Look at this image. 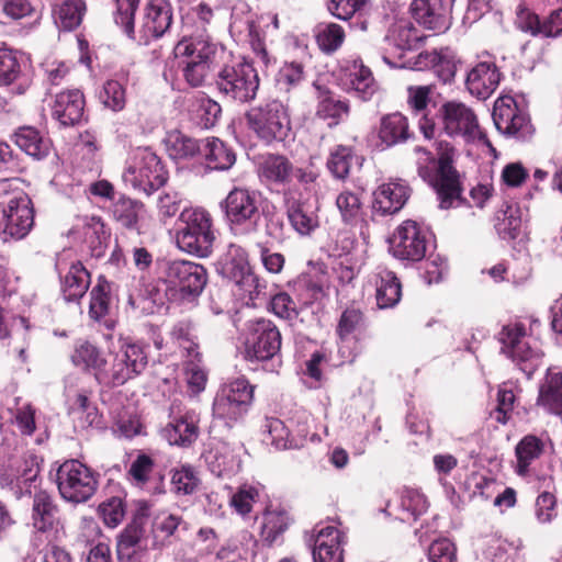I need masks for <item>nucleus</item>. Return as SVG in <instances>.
<instances>
[{
  "label": "nucleus",
  "instance_id": "1",
  "mask_svg": "<svg viewBox=\"0 0 562 562\" xmlns=\"http://www.w3.org/2000/svg\"><path fill=\"white\" fill-rule=\"evenodd\" d=\"M140 0H115L112 19L115 26L137 45L147 46L171 27L173 9L169 0H147L136 19Z\"/></svg>",
  "mask_w": 562,
  "mask_h": 562
},
{
  "label": "nucleus",
  "instance_id": "2",
  "mask_svg": "<svg viewBox=\"0 0 562 562\" xmlns=\"http://www.w3.org/2000/svg\"><path fill=\"white\" fill-rule=\"evenodd\" d=\"M418 176L437 193L440 209H450L461 196L460 173L454 167L456 149L448 142L436 144V155L422 146L414 147Z\"/></svg>",
  "mask_w": 562,
  "mask_h": 562
},
{
  "label": "nucleus",
  "instance_id": "3",
  "mask_svg": "<svg viewBox=\"0 0 562 562\" xmlns=\"http://www.w3.org/2000/svg\"><path fill=\"white\" fill-rule=\"evenodd\" d=\"M282 335L270 319L258 318L246 324L244 358L263 371L278 373L282 367Z\"/></svg>",
  "mask_w": 562,
  "mask_h": 562
},
{
  "label": "nucleus",
  "instance_id": "4",
  "mask_svg": "<svg viewBox=\"0 0 562 562\" xmlns=\"http://www.w3.org/2000/svg\"><path fill=\"white\" fill-rule=\"evenodd\" d=\"M216 240L211 214L202 207H184L178 217L176 228L177 247L193 257L209 258Z\"/></svg>",
  "mask_w": 562,
  "mask_h": 562
},
{
  "label": "nucleus",
  "instance_id": "5",
  "mask_svg": "<svg viewBox=\"0 0 562 562\" xmlns=\"http://www.w3.org/2000/svg\"><path fill=\"white\" fill-rule=\"evenodd\" d=\"M220 207L225 224L235 237H250L259 233L262 210L257 191L235 187L220 203Z\"/></svg>",
  "mask_w": 562,
  "mask_h": 562
},
{
  "label": "nucleus",
  "instance_id": "6",
  "mask_svg": "<svg viewBox=\"0 0 562 562\" xmlns=\"http://www.w3.org/2000/svg\"><path fill=\"white\" fill-rule=\"evenodd\" d=\"M218 52H223L222 47L211 40L205 30L195 35H186L177 44V55L187 57L181 63V71L190 87L198 88L205 83Z\"/></svg>",
  "mask_w": 562,
  "mask_h": 562
},
{
  "label": "nucleus",
  "instance_id": "7",
  "mask_svg": "<svg viewBox=\"0 0 562 562\" xmlns=\"http://www.w3.org/2000/svg\"><path fill=\"white\" fill-rule=\"evenodd\" d=\"M248 128L266 145L284 143L291 135V119L279 100H267L245 113Z\"/></svg>",
  "mask_w": 562,
  "mask_h": 562
},
{
  "label": "nucleus",
  "instance_id": "8",
  "mask_svg": "<svg viewBox=\"0 0 562 562\" xmlns=\"http://www.w3.org/2000/svg\"><path fill=\"white\" fill-rule=\"evenodd\" d=\"M122 179L125 186L151 195L167 183L168 171L156 153L148 147H138L126 161Z\"/></svg>",
  "mask_w": 562,
  "mask_h": 562
},
{
  "label": "nucleus",
  "instance_id": "9",
  "mask_svg": "<svg viewBox=\"0 0 562 562\" xmlns=\"http://www.w3.org/2000/svg\"><path fill=\"white\" fill-rule=\"evenodd\" d=\"M0 200L1 221L0 235L2 240H22L33 229L35 224V210L27 193L21 189L7 191Z\"/></svg>",
  "mask_w": 562,
  "mask_h": 562
},
{
  "label": "nucleus",
  "instance_id": "10",
  "mask_svg": "<svg viewBox=\"0 0 562 562\" xmlns=\"http://www.w3.org/2000/svg\"><path fill=\"white\" fill-rule=\"evenodd\" d=\"M148 357V344L131 337H121L119 349L108 368V375L103 376V385L121 386L136 379L146 370Z\"/></svg>",
  "mask_w": 562,
  "mask_h": 562
},
{
  "label": "nucleus",
  "instance_id": "11",
  "mask_svg": "<svg viewBox=\"0 0 562 562\" xmlns=\"http://www.w3.org/2000/svg\"><path fill=\"white\" fill-rule=\"evenodd\" d=\"M215 85L227 100L248 103L255 100L259 89V77L252 63L241 57L225 64L216 74Z\"/></svg>",
  "mask_w": 562,
  "mask_h": 562
},
{
  "label": "nucleus",
  "instance_id": "12",
  "mask_svg": "<svg viewBox=\"0 0 562 562\" xmlns=\"http://www.w3.org/2000/svg\"><path fill=\"white\" fill-rule=\"evenodd\" d=\"M164 278L172 299L191 302L202 294L209 274L201 263L173 259L166 262Z\"/></svg>",
  "mask_w": 562,
  "mask_h": 562
},
{
  "label": "nucleus",
  "instance_id": "13",
  "mask_svg": "<svg viewBox=\"0 0 562 562\" xmlns=\"http://www.w3.org/2000/svg\"><path fill=\"white\" fill-rule=\"evenodd\" d=\"M98 474L77 459L64 461L55 475L60 497L67 503L80 504L89 501L98 490Z\"/></svg>",
  "mask_w": 562,
  "mask_h": 562
},
{
  "label": "nucleus",
  "instance_id": "14",
  "mask_svg": "<svg viewBox=\"0 0 562 562\" xmlns=\"http://www.w3.org/2000/svg\"><path fill=\"white\" fill-rule=\"evenodd\" d=\"M255 389L256 386L244 376L223 384L213 400L214 418L221 419L226 426L232 427L250 409Z\"/></svg>",
  "mask_w": 562,
  "mask_h": 562
},
{
  "label": "nucleus",
  "instance_id": "15",
  "mask_svg": "<svg viewBox=\"0 0 562 562\" xmlns=\"http://www.w3.org/2000/svg\"><path fill=\"white\" fill-rule=\"evenodd\" d=\"M502 352L516 363L528 379L532 376L541 363L542 353L526 340V328L515 323L503 326L498 334Z\"/></svg>",
  "mask_w": 562,
  "mask_h": 562
},
{
  "label": "nucleus",
  "instance_id": "16",
  "mask_svg": "<svg viewBox=\"0 0 562 562\" xmlns=\"http://www.w3.org/2000/svg\"><path fill=\"white\" fill-rule=\"evenodd\" d=\"M430 233L413 220L404 221L389 239V249L394 258L402 261H420L427 251Z\"/></svg>",
  "mask_w": 562,
  "mask_h": 562
},
{
  "label": "nucleus",
  "instance_id": "17",
  "mask_svg": "<svg viewBox=\"0 0 562 562\" xmlns=\"http://www.w3.org/2000/svg\"><path fill=\"white\" fill-rule=\"evenodd\" d=\"M435 119L445 133L451 137H462L467 142L481 135L479 121L474 111L458 101L443 103L436 112Z\"/></svg>",
  "mask_w": 562,
  "mask_h": 562
},
{
  "label": "nucleus",
  "instance_id": "18",
  "mask_svg": "<svg viewBox=\"0 0 562 562\" xmlns=\"http://www.w3.org/2000/svg\"><path fill=\"white\" fill-rule=\"evenodd\" d=\"M41 468L36 454H26L0 465V486L9 488L16 499L32 494L38 479Z\"/></svg>",
  "mask_w": 562,
  "mask_h": 562
},
{
  "label": "nucleus",
  "instance_id": "19",
  "mask_svg": "<svg viewBox=\"0 0 562 562\" xmlns=\"http://www.w3.org/2000/svg\"><path fill=\"white\" fill-rule=\"evenodd\" d=\"M492 117L497 131L506 136L525 140L533 133L529 116L509 95L501 97L495 101Z\"/></svg>",
  "mask_w": 562,
  "mask_h": 562
},
{
  "label": "nucleus",
  "instance_id": "20",
  "mask_svg": "<svg viewBox=\"0 0 562 562\" xmlns=\"http://www.w3.org/2000/svg\"><path fill=\"white\" fill-rule=\"evenodd\" d=\"M454 0H412L409 10L413 20L425 30L442 34L452 24Z\"/></svg>",
  "mask_w": 562,
  "mask_h": 562
},
{
  "label": "nucleus",
  "instance_id": "21",
  "mask_svg": "<svg viewBox=\"0 0 562 562\" xmlns=\"http://www.w3.org/2000/svg\"><path fill=\"white\" fill-rule=\"evenodd\" d=\"M199 414L193 409H186L170 414V422L161 429V436L171 446L189 447L199 437Z\"/></svg>",
  "mask_w": 562,
  "mask_h": 562
},
{
  "label": "nucleus",
  "instance_id": "22",
  "mask_svg": "<svg viewBox=\"0 0 562 562\" xmlns=\"http://www.w3.org/2000/svg\"><path fill=\"white\" fill-rule=\"evenodd\" d=\"M312 555L314 562H344L345 535L335 526H316Z\"/></svg>",
  "mask_w": 562,
  "mask_h": 562
},
{
  "label": "nucleus",
  "instance_id": "23",
  "mask_svg": "<svg viewBox=\"0 0 562 562\" xmlns=\"http://www.w3.org/2000/svg\"><path fill=\"white\" fill-rule=\"evenodd\" d=\"M501 76L499 69L494 61H479L467 72V90L471 95L480 100H486L497 89Z\"/></svg>",
  "mask_w": 562,
  "mask_h": 562
},
{
  "label": "nucleus",
  "instance_id": "24",
  "mask_svg": "<svg viewBox=\"0 0 562 562\" xmlns=\"http://www.w3.org/2000/svg\"><path fill=\"white\" fill-rule=\"evenodd\" d=\"M391 44L397 53V60H392L391 57L384 55L383 60L390 67L393 68H414V63L409 60H403L405 54L412 52L418 47L423 41V35L413 25L412 22H401L396 24L390 36Z\"/></svg>",
  "mask_w": 562,
  "mask_h": 562
},
{
  "label": "nucleus",
  "instance_id": "25",
  "mask_svg": "<svg viewBox=\"0 0 562 562\" xmlns=\"http://www.w3.org/2000/svg\"><path fill=\"white\" fill-rule=\"evenodd\" d=\"M409 195L411 189L404 181L383 183L373 192V213L381 216L393 215L403 209Z\"/></svg>",
  "mask_w": 562,
  "mask_h": 562
},
{
  "label": "nucleus",
  "instance_id": "26",
  "mask_svg": "<svg viewBox=\"0 0 562 562\" xmlns=\"http://www.w3.org/2000/svg\"><path fill=\"white\" fill-rule=\"evenodd\" d=\"M342 80L346 90L362 101L370 100L379 89L371 69L364 66L361 58L347 61Z\"/></svg>",
  "mask_w": 562,
  "mask_h": 562
},
{
  "label": "nucleus",
  "instance_id": "27",
  "mask_svg": "<svg viewBox=\"0 0 562 562\" xmlns=\"http://www.w3.org/2000/svg\"><path fill=\"white\" fill-rule=\"evenodd\" d=\"M32 526L36 531H52L60 522V509L56 497L45 491H35L31 512Z\"/></svg>",
  "mask_w": 562,
  "mask_h": 562
},
{
  "label": "nucleus",
  "instance_id": "28",
  "mask_svg": "<svg viewBox=\"0 0 562 562\" xmlns=\"http://www.w3.org/2000/svg\"><path fill=\"white\" fill-rule=\"evenodd\" d=\"M457 64L454 52L450 48H441L419 53L414 61V68L417 70L430 68L439 80L450 83L454 79Z\"/></svg>",
  "mask_w": 562,
  "mask_h": 562
},
{
  "label": "nucleus",
  "instance_id": "29",
  "mask_svg": "<svg viewBox=\"0 0 562 562\" xmlns=\"http://www.w3.org/2000/svg\"><path fill=\"white\" fill-rule=\"evenodd\" d=\"M85 97L78 89L61 91L56 94L52 115L61 126H75L85 117Z\"/></svg>",
  "mask_w": 562,
  "mask_h": 562
},
{
  "label": "nucleus",
  "instance_id": "30",
  "mask_svg": "<svg viewBox=\"0 0 562 562\" xmlns=\"http://www.w3.org/2000/svg\"><path fill=\"white\" fill-rule=\"evenodd\" d=\"M519 27L532 36L557 38L562 36V5L551 8L549 13L540 18L527 12L519 18Z\"/></svg>",
  "mask_w": 562,
  "mask_h": 562
},
{
  "label": "nucleus",
  "instance_id": "31",
  "mask_svg": "<svg viewBox=\"0 0 562 562\" xmlns=\"http://www.w3.org/2000/svg\"><path fill=\"white\" fill-rule=\"evenodd\" d=\"M430 91L429 86L409 87L407 89V102L416 114H422L418 125L422 134L427 139L434 138L437 130L436 119L430 116V111L428 110Z\"/></svg>",
  "mask_w": 562,
  "mask_h": 562
},
{
  "label": "nucleus",
  "instance_id": "32",
  "mask_svg": "<svg viewBox=\"0 0 562 562\" xmlns=\"http://www.w3.org/2000/svg\"><path fill=\"white\" fill-rule=\"evenodd\" d=\"M200 158L210 171H226L236 162L234 149L217 137L204 139Z\"/></svg>",
  "mask_w": 562,
  "mask_h": 562
},
{
  "label": "nucleus",
  "instance_id": "33",
  "mask_svg": "<svg viewBox=\"0 0 562 562\" xmlns=\"http://www.w3.org/2000/svg\"><path fill=\"white\" fill-rule=\"evenodd\" d=\"M204 459L209 470L217 477L234 474L240 465V460L226 442H218L211 447L204 453Z\"/></svg>",
  "mask_w": 562,
  "mask_h": 562
},
{
  "label": "nucleus",
  "instance_id": "34",
  "mask_svg": "<svg viewBox=\"0 0 562 562\" xmlns=\"http://www.w3.org/2000/svg\"><path fill=\"white\" fill-rule=\"evenodd\" d=\"M91 278L89 271L80 262H72L67 273L60 279V289L66 302H79L87 293Z\"/></svg>",
  "mask_w": 562,
  "mask_h": 562
},
{
  "label": "nucleus",
  "instance_id": "35",
  "mask_svg": "<svg viewBox=\"0 0 562 562\" xmlns=\"http://www.w3.org/2000/svg\"><path fill=\"white\" fill-rule=\"evenodd\" d=\"M71 360L75 366L92 372L97 382L103 385V376L108 375L109 364L98 347L83 341L76 347Z\"/></svg>",
  "mask_w": 562,
  "mask_h": 562
},
{
  "label": "nucleus",
  "instance_id": "36",
  "mask_svg": "<svg viewBox=\"0 0 562 562\" xmlns=\"http://www.w3.org/2000/svg\"><path fill=\"white\" fill-rule=\"evenodd\" d=\"M204 139H196L179 131L168 133L165 144L169 157L176 161L200 158Z\"/></svg>",
  "mask_w": 562,
  "mask_h": 562
},
{
  "label": "nucleus",
  "instance_id": "37",
  "mask_svg": "<svg viewBox=\"0 0 562 562\" xmlns=\"http://www.w3.org/2000/svg\"><path fill=\"white\" fill-rule=\"evenodd\" d=\"M111 304V283L103 277L98 278L97 284L90 292L89 316L111 329L114 323L109 318Z\"/></svg>",
  "mask_w": 562,
  "mask_h": 562
},
{
  "label": "nucleus",
  "instance_id": "38",
  "mask_svg": "<svg viewBox=\"0 0 562 562\" xmlns=\"http://www.w3.org/2000/svg\"><path fill=\"white\" fill-rule=\"evenodd\" d=\"M22 56L7 45L0 46V87H9L16 83L15 93H24L26 87L20 80L22 78Z\"/></svg>",
  "mask_w": 562,
  "mask_h": 562
},
{
  "label": "nucleus",
  "instance_id": "39",
  "mask_svg": "<svg viewBox=\"0 0 562 562\" xmlns=\"http://www.w3.org/2000/svg\"><path fill=\"white\" fill-rule=\"evenodd\" d=\"M375 299L379 308L394 307L402 297V284L396 274L386 269L378 268L375 273Z\"/></svg>",
  "mask_w": 562,
  "mask_h": 562
},
{
  "label": "nucleus",
  "instance_id": "40",
  "mask_svg": "<svg viewBox=\"0 0 562 562\" xmlns=\"http://www.w3.org/2000/svg\"><path fill=\"white\" fill-rule=\"evenodd\" d=\"M116 553L119 562H145L148 557L146 544L142 542L137 528H125L117 538Z\"/></svg>",
  "mask_w": 562,
  "mask_h": 562
},
{
  "label": "nucleus",
  "instance_id": "41",
  "mask_svg": "<svg viewBox=\"0 0 562 562\" xmlns=\"http://www.w3.org/2000/svg\"><path fill=\"white\" fill-rule=\"evenodd\" d=\"M249 269L247 251L236 244H229L226 251L216 261L217 273L227 280H232Z\"/></svg>",
  "mask_w": 562,
  "mask_h": 562
},
{
  "label": "nucleus",
  "instance_id": "42",
  "mask_svg": "<svg viewBox=\"0 0 562 562\" xmlns=\"http://www.w3.org/2000/svg\"><path fill=\"white\" fill-rule=\"evenodd\" d=\"M14 136L18 147L30 157L41 160L48 156L52 143L38 130L23 126L15 132Z\"/></svg>",
  "mask_w": 562,
  "mask_h": 562
},
{
  "label": "nucleus",
  "instance_id": "43",
  "mask_svg": "<svg viewBox=\"0 0 562 562\" xmlns=\"http://www.w3.org/2000/svg\"><path fill=\"white\" fill-rule=\"evenodd\" d=\"M286 217L291 227L300 236H310L319 226L316 210L300 201L288 205Z\"/></svg>",
  "mask_w": 562,
  "mask_h": 562
},
{
  "label": "nucleus",
  "instance_id": "44",
  "mask_svg": "<svg viewBox=\"0 0 562 562\" xmlns=\"http://www.w3.org/2000/svg\"><path fill=\"white\" fill-rule=\"evenodd\" d=\"M411 137L407 117L396 112L381 120L379 138L386 147L406 142Z\"/></svg>",
  "mask_w": 562,
  "mask_h": 562
},
{
  "label": "nucleus",
  "instance_id": "45",
  "mask_svg": "<svg viewBox=\"0 0 562 562\" xmlns=\"http://www.w3.org/2000/svg\"><path fill=\"white\" fill-rule=\"evenodd\" d=\"M293 165L283 155L269 154L260 165V177L267 182L286 184L292 179Z\"/></svg>",
  "mask_w": 562,
  "mask_h": 562
},
{
  "label": "nucleus",
  "instance_id": "46",
  "mask_svg": "<svg viewBox=\"0 0 562 562\" xmlns=\"http://www.w3.org/2000/svg\"><path fill=\"white\" fill-rule=\"evenodd\" d=\"M336 205L346 225L360 226L367 224L361 198L358 193L344 190L336 198Z\"/></svg>",
  "mask_w": 562,
  "mask_h": 562
},
{
  "label": "nucleus",
  "instance_id": "47",
  "mask_svg": "<svg viewBox=\"0 0 562 562\" xmlns=\"http://www.w3.org/2000/svg\"><path fill=\"white\" fill-rule=\"evenodd\" d=\"M350 105L346 99H340L331 93L321 98L316 109L317 117L327 122L329 127L337 126L349 116Z\"/></svg>",
  "mask_w": 562,
  "mask_h": 562
},
{
  "label": "nucleus",
  "instance_id": "48",
  "mask_svg": "<svg viewBox=\"0 0 562 562\" xmlns=\"http://www.w3.org/2000/svg\"><path fill=\"white\" fill-rule=\"evenodd\" d=\"M397 518L401 521L417 520L428 508L426 496L416 488L404 487L398 495Z\"/></svg>",
  "mask_w": 562,
  "mask_h": 562
},
{
  "label": "nucleus",
  "instance_id": "49",
  "mask_svg": "<svg viewBox=\"0 0 562 562\" xmlns=\"http://www.w3.org/2000/svg\"><path fill=\"white\" fill-rule=\"evenodd\" d=\"M538 403L555 415L562 414V373H549L541 385Z\"/></svg>",
  "mask_w": 562,
  "mask_h": 562
},
{
  "label": "nucleus",
  "instance_id": "50",
  "mask_svg": "<svg viewBox=\"0 0 562 562\" xmlns=\"http://www.w3.org/2000/svg\"><path fill=\"white\" fill-rule=\"evenodd\" d=\"M69 415L72 417L76 428L86 429L99 422L98 408L92 404L86 393H78L69 406Z\"/></svg>",
  "mask_w": 562,
  "mask_h": 562
},
{
  "label": "nucleus",
  "instance_id": "51",
  "mask_svg": "<svg viewBox=\"0 0 562 562\" xmlns=\"http://www.w3.org/2000/svg\"><path fill=\"white\" fill-rule=\"evenodd\" d=\"M290 519L283 509H271L266 507L262 510L261 537L272 544L289 527Z\"/></svg>",
  "mask_w": 562,
  "mask_h": 562
},
{
  "label": "nucleus",
  "instance_id": "52",
  "mask_svg": "<svg viewBox=\"0 0 562 562\" xmlns=\"http://www.w3.org/2000/svg\"><path fill=\"white\" fill-rule=\"evenodd\" d=\"M170 335L177 340L186 351V357H200L199 342L194 323L189 318H183L173 324Z\"/></svg>",
  "mask_w": 562,
  "mask_h": 562
},
{
  "label": "nucleus",
  "instance_id": "53",
  "mask_svg": "<svg viewBox=\"0 0 562 562\" xmlns=\"http://www.w3.org/2000/svg\"><path fill=\"white\" fill-rule=\"evenodd\" d=\"M86 9L83 0H64L55 12L57 25L66 31L77 29L82 22Z\"/></svg>",
  "mask_w": 562,
  "mask_h": 562
},
{
  "label": "nucleus",
  "instance_id": "54",
  "mask_svg": "<svg viewBox=\"0 0 562 562\" xmlns=\"http://www.w3.org/2000/svg\"><path fill=\"white\" fill-rule=\"evenodd\" d=\"M97 95L100 103L112 112H121L126 105V88L119 80H106Z\"/></svg>",
  "mask_w": 562,
  "mask_h": 562
},
{
  "label": "nucleus",
  "instance_id": "55",
  "mask_svg": "<svg viewBox=\"0 0 562 562\" xmlns=\"http://www.w3.org/2000/svg\"><path fill=\"white\" fill-rule=\"evenodd\" d=\"M85 240L90 248L92 257L101 258L104 256L110 240V233L105 229L100 217H91L86 226Z\"/></svg>",
  "mask_w": 562,
  "mask_h": 562
},
{
  "label": "nucleus",
  "instance_id": "56",
  "mask_svg": "<svg viewBox=\"0 0 562 562\" xmlns=\"http://www.w3.org/2000/svg\"><path fill=\"white\" fill-rule=\"evenodd\" d=\"M305 79V70L302 63L284 61L279 68L274 82L281 92H290L296 89Z\"/></svg>",
  "mask_w": 562,
  "mask_h": 562
},
{
  "label": "nucleus",
  "instance_id": "57",
  "mask_svg": "<svg viewBox=\"0 0 562 562\" xmlns=\"http://www.w3.org/2000/svg\"><path fill=\"white\" fill-rule=\"evenodd\" d=\"M364 317L358 308H346L338 322L337 334L339 337H347L362 340L364 338Z\"/></svg>",
  "mask_w": 562,
  "mask_h": 562
},
{
  "label": "nucleus",
  "instance_id": "58",
  "mask_svg": "<svg viewBox=\"0 0 562 562\" xmlns=\"http://www.w3.org/2000/svg\"><path fill=\"white\" fill-rule=\"evenodd\" d=\"M261 214L266 237L278 244L283 243L289 233L284 215L277 211L273 205L271 207H263Z\"/></svg>",
  "mask_w": 562,
  "mask_h": 562
},
{
  "label": "nucleus",
  "instance_id": "59",
  "mask_svg": "<svg viewBox=\"0 0 562 562\" xmlns=\"http://www.w3.org/2000/svg\"><path fill=\"white\" fill-rule=\"evenodd\" d=\"M143 203L122 196L113 205V217L122 226L135 229L137 228L139 213L143 210Z\"/></svg>",
  "mask_w": 562,
  "mask_h": 562
},
{
  "label": "nucleus",
  "instance_id": "60",
  "mask_svg": "<svg viewBox=\"0 0 562 562\" xmlns=\"http://www.w3.org/2000/svg\"><path fill=\"white\" fill-rule=\"evenodd\" d=\"M231 281L235 283L244 299H247L248 302L255 303L256 300L266 294V281L260 279L251 268Z\"/></svg>",
  "mask_w": 562,
  "mask_h": 562
},
{
  "label": "nucleus",
  "instance_id": "61",
  "mask_svg": "<svg viewBox=\"0 0 562 562\" xmlns=\"http://www.w3.org/2000/svg\"><path fill=\"white\" fill-rule=\"evenodd\" d=\"M99 516L105 526L110 528L117 527L124 519L126 513V504L124 497L115 495L105 498L98 507Z\"/></svg>",
  "mask_w": 562,
  "mask_h": 562
},
{
  "label": "nucleus",
  "instance_id": "62",
  "mask_svg": "<svg viewBox=\"0 0 562 562\" xmlns=\"http://www.w3.org/2000/svg\"><path fill=\"white\" fill-rule=\"evenodd\" d=\"M345 40L344 29L336 23H319L317 25L316 42L325 53L337 50Z\"/></svg>",
  "mask_w": 562,
  "mask_h": 562
},
{
  "label": "nucleus",
  "instance_id": "63",
  "mask_svg": "<svg viewBox=\"0 0 562 562\" xmlns=\"http://www.w3.org/2000/svg\"><path fill=\"white\" fill-rule=\"evenodd\" d=\"M542 452V443L535 436H526L516 447V457L518 461V474H525L530 463L539 458Z\"/></svg>",
  "mask_w": 562,
  "mask_h": 562
},
{
  "label": "nucleus",
  "instance_id": "64",
  "mask_svg": "<svg viewBox=\"0 0 562 562\" xmlns=\"http://www.w3.org/2000/svg\"><path fill=\"white\" fill-rule=\"evenodd\" d=\"M353 154L351 147L337 145L330 151L327 168L335 178L345 179L350 172Z\"/></svg>",
  "mask_w": 562,
  "mask_h": 562
}]
</instances>
